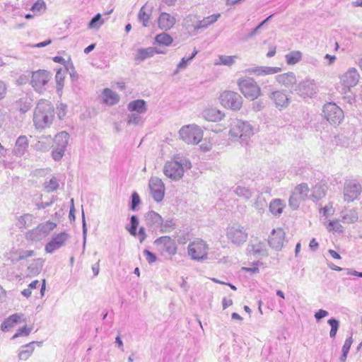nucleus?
Wrapping results in <instances>:
<instances>
[{"label":"nucleus","mask_w":362,"mask_h":362,"mask_svg":"<svg viewBox=\"0 0 362 362\" xmlns=\"http://www.w3.org/2000/svg\"><path fill=\"white\" fill-rule=\"evenodd\" d=\"M54 118V108L52 104L46 100H40L34 109L33 122L37 130L50 127Z\"/></svg>","instance_id":"f257e3e1"},{"label":"nucleus","mask_w":362,"mask_h":362,"mask_svg":"<svg viewBox=\"0 0 362 362\" xmlns=\"http://www.w3.org/2000/svg\"><path fill=\"white\" fill-rule=\"evenodd\" d=\"M192 168L190 161L185 157L176 156L165 163L164 175L173 181L180 180L186 170Z\"/></svg>","instance_id":"f03ea898"},{"label":"nucleus","mask_w":362,"mask_h":362,"mask_svg":"<svg viewBox=\"0 0 362 362\" xmlns=\"http://www.w3.org/2000/svg\"><path fill=\"white\" fill-rule=\"evenodd\" d=\"M229 134L234 141L240 140L243 144L253 135V129L248 122L233 119L230 122Z\"/></svg>","instance_id":"7ed1b4c3"},{"label":"nucleus","mask_w":362,"mask_h":362,"mask_svg":"<svg viewBox=\"0 0 362 362\" xmlns=\"http://www.w3.org/2000/svg\"><path fill=\"white\" fill-rule=\"evenodd\" d=\"M180 139L188 144H197L203 138V131L197 124L183 126L179 131Z\"/></svg>","instance_id":"20e7f679"},{"label":"nucleus","mask_w":362,"mask_h":362,"mask_svg":"<svg viewBox=\"0 0 362 362\" xmlns=\"http://www.w3.org/2000/svg\"><path fill=\"white\" fill-rule=\"evenodd\" d=\"M69 134L62 131L57 133L54 138L52 157L55 161H59L63 158L69 141Z\"/></svg>","instance_id":"39448f33"},{"label":"nucleus","mask_w":362,"mask_h":362,"mask_svg":"<svg viewBox=\"0 0 362 362\" xmlns=\"http://www.w3.org/2000/svg\"><path fill=\"white\" fill-rule=\"evenodd\" d=\"M209 250V245L204 240L197 238L188 245L187 253L192 259L201 261L207 258Z\"/></svg>","instance_id":"423d86ee"},{"label":"nucleus","mask_w":362,"mask_h":362,"mask_svg":"<svg viewBox=\"0 0 362 362\" xmlns=\"http://www.w3.org/2000/svg\"><path fill=\"white\" fill-rule=\"evenodd\" d=\"M248 233L243 226L235 223L228 228V242L235 247H240L247 240Z\"/></svg>","instance_id":"0eeeda50"},{"label":"nucleus","mask_w":362,"mask_h":362,"mask_svg":"<svg viewBox=\"0 0 362 362\" xmlns=\"http://www.w3.org/2000/svg\"><path fill=\"white\" fill-rule=\"evenodd\" d=\"M325 118L333 125H339L344 119V112L335 103H329L323 107Z\"/></svg>","instance_id":"6e6552de"},{"label":"nucleus","mask_w":362,"mask_h":362,"mask_svg":"<svg viewBox=\"0 0 362 362\" xmlns=\"http://www.w3.org/2000/svg\"><path fill=\"white\" fill-rule=\"evenodd\" d=\"M238 86L242 93L247 98L255 100L260 95V88L257 82L252 78H247L238 81Z\"/></svg>","instance_id":"1a4fd4ad"},{"label":"nucleus","mask_w":362,"mask_h":362,"mask_svg":"<svg viewBox=\"0 0 362 362\" xmlns=\"http://www.w3.org/2000/svg\"><path fill=\"white\" fill-rule=\"evenodd\" d=\"M70 238V234L65 231L55 234L45 245V251L49 254L54 253L55 251L64 246L69 240Z\"/></svg>","instance_id":"9d476101"},{"label":"nucleus","mask_w":362,"mask_h":362,"mask_svg":"<svg viewBox=\"0 0 362 362\" xmlns=\"http://www.w3.org/2000/svg\"><path fill=\"white\" fill-rule=\"evenodd\" d=\"M51 78L50 74L45 70H38L32 74L31 85L35 91L42 93Z\"/></svg>","instance_id":"9b49d317"},{"label":"nucleus","mask_w":362,"mask_h":362,"mask_svg":"<svg viewBox=\"0 0 362 362\" xmlns=\"http://www.w3.org/2000/svg\"><path fill=\"white\" fill-rule=\"evenodd\" d=\"M154 245L161 255H174L177 252L175 241L169 236H162L155 240Z\"/></svg>","instance_id":"f8f14e48"},{"label":"nucleus","mask_w":362,"mask_h":362,"mask_svg":"<svg viewBox=\"0 0 362 362\" xmlns=\"http://www.w3.org/2000/svg\"><path fill=\"white\" fill-rule=\"evenodd\" d=\"M361 185L355 180H347L344 187V198L350 202L356 199L361 192Z\"/></svg>","instance_id":"ddd939ff"},{"label":"nucleus","mask_w":362,"mask_h":362,"mask_svg":"<svg viewBox=\"0 0 362 362\" xmlns=\"http://www.w3.org/2000/svg\"><path fill=\"white\" fill-rule=\"evenodd\" d=\"M315 81L306 78L300 82L294 88V92L303 98H312L316 93Z\"/></svg>","instance_id":"4468645a"},{"label":"nucleus","mask_w":362,"mask_h":362,"mask_svg":"<svg viewBox=\"0 0 362 362\" xmlns=\"http://www.w3.org/2000/svg\"><path fill=\"white\" fill-rule=\"evenodd\" d=\"M148 187L153 199L156 202H161L165 195V185L161 179L157 177H151Z\"/></svg>","instance_id":"2eb2a0df"},{"label":"nucleus","mask_w":362,"mask_h":362,"mask_svg":"<svg viewBox=\"0 0 362 362\" xmlns=\"http://www.w3.org/2000/svg\"><path fill=\"white\" fill-rule=\"evenodd\" d=\"M360 78V74L356 68H349L340 76V83L344 86L343 89L349 90L351 88L357 85Z\"/></svg>","instance_id":"dca6fc26"},{"label":"nucleus","mask_w":362,"mask_h":362,"mask_svg":"<svg viewBox=\"0 0 362 362\" xmlns=\"http://www.w3.org/2000/svg\"><path fill=\"white\" fill-rule=\"evenodd\" d=\"M269 98L280 110L286 108L291 103V98L287 95L286 90H283L271 92Z\"/></svg>","instance_id":"f3484780"},{"label":"nucleus","mask_w":362,"mask_h":362,"mask_svg":"<svg viewBox=\"0 0 362 362\" xmlns=\"http://www.w3.org/2000/svg\"><path fill=\"white\" fill-rule=\"evenodd\" d=\"M285 233L281 228L273 229L269 237L268 243L272 248L279 250L283 247Z\"/></svg>","instance_id":"a211bd4d"},{"label":"nucleus","mask_w":362,"mask_h":362,"mask_svg":"<svg viewBox=\"0 0 362 362\" xmlns=\"http://www.w3.org/2000/svg\"><path fill=\"white\" fill-rule=\"evenodd\" d=\"M199 19L197 15L189 14L183 21V25L191 35H196L199 33Z\"/></svg>","instance_id":"6ab92c4d"},{"label":"nucleus","mask_w":362,"mask_h":362,"mask_svg":"<svg viewBox=\"0 0 362 362\" xmlns=\"http://www.w3.org/2000/svg\"><path fill=\"white\" fill-rule=\"evenodd\" d=\"M281 71L280 67H272V66H252L245 69V73L247 74H254L256 76H264L275 74Z\"/></svg>","instance_id":"aec40b11"},{"label":"nucleus","mask_w":362,"mask_h":362,"mask_svg":"<svg viewBox=\"0 0 362 362\" xmlns=\"http://www.w3.org/2000/svg\"><path fill=\"white\" fill-rule=\"evenodd\" d=\"M28 146L29 141L28 137L25 136H20L16 141L13 153L17 157H21L25 153Z\"/></svg>","instance_id":"412c9836"},{"label":"nucleus","mask_w":362,"mask_h":362,"mask_svg":"<svg viewBox=\"0 0 362 362\" xmlns=\"http://www.w3.org/2000/svg\"><path fill=\"white\" fill-rule=\"evenodd\" d=\"M35 344L41 346V341H32L25 345L21 346L18 349V357L19 360L26 361L33 353Z\"/></svg>","instance_id":"4be33fe9"},{"label":"nucleus","mask_w":362,"mask_h":362,"mask_svg":"<svg viewBox=\"0 0 362 362\" xmlns=\"http://www.w3.org/2000/svg\"><path fill=\"white\" fill-rule=\"evenodd\" d=\"M202 116L207 121L218 122L224 117L225 114L216 107H209L203 111Z\"/></svg>","instance_id":"5701e85b"},{"label":"nucleus","mask_w":362,"mask_h":362,"mask_svg":"<svg viewBox=\"0 0 362 362\" xmlns=\"http://www.w3.org/2000/svg\"><path fill=\"white\" fill-rule=\"evenodd\" d=\"M162 52L156 48L149 47L146 48H139L136 51L134 59L138 62H143L154 56L155 54H160Z\"/></svg>","instance_id":"b1692460"},{"label":"nucleus","mask_w":362,"mask_h":362,"mask_svg":"<svg viewBox=\"0 0 362 362\" xmlns=\"http://www.w3.org/2000/svg\"><path fill=\"white\" fill-rule=\"evenodd\" d=\"M275 78L279 84L287 88L293 86L296 83V75L293 72H287L276 75Z\"/></svg>","instance_id":"393cba45"},{"label":"nucleus","mask_w":362,"mask_h":362,"mask_svg":"<svg viewBox=\"0 0 362 362\" xmlns=\"http://www.w3.org/2000/svg\"><path fill=\"white\" fill-rule=\"evenodd\" d=\"M145 221L147 226L153 228H158L163 223V218L158 213L150 211L145 215Z\"/></svg>","instance_id":"a878e982"},{"label":"nucleus","mask_w":362,"mask_h":362,"mask_svg":"<svg viewBox=\"0 0 362 362\" xmlns=\"http://www.w3.org/2000/svg\"><path fill=\"white\" fill-rule=\"evenodd\" d=\"M247 250L249 255H254L257 257L267 255L265 244L261 241L255 243H250L247 245Z\"/></svg>","instance_id":"bb28decb"},{"label":"nucleus","mask_w":362,"mask_h":362,"mask_svg":"<svg viewBox=\"0 0 362 362\" xmlns=\"http://www.w3.org/2000/svg\"><path fill=\"white\" fill-rule=\"evenodd\" d=\"M175 23V18L167 13H161L158 18V26L161 30H168Z\"/></svg>","instance_id":"cd10ccee"},{"label":"nucleus","mask_w":362,"mask_h":362,"mask_svg":"<svg viewBox=\"0 0 362 362\" xmlns=\"http://www.w3.org/2000/svg\"><path fill=\"white\" fill-rule=\"evenodd\" d=\"M103 103L107 105H114L119 100V95L110 88H105L102 93Z\"/></svg>","instance_id":"c85d7f7f"},{"label":"nucleus","mask_w":362,"mask_h":362,"mask_svg":"<svg viewBox=\"0 0 362 362\" xmlns=\"http://www.w3.org/2000/svg\"><path fill=\"white\" fill-rule=\"evenodd\" d=\"M243 105V98L240 94L233 91H228V105L233 110H238Z\"/></svg>","instance_id":"c756f323"},{"label":"nucleus","mask_w":362,"mask_h":362,"mask_svg":"<svg viewBox=\"0 0 362 362\" xmlns=\"http://www.w3.org/2000/svg\"><path fill=\"white\" fill-rule=\"evenodd\" d=\"M45 259L42 258L34 259L28 266V276H35L38 275L43 267Z\"/></svg>","instance_id":"7c9ffc66"},{"label":"nucleus","mask_w":362,"mask_h":362,"mask_svg":"<svg viewBox=\"0 0 362 362\" xmlns=\"http://www.w3.org/2000/svg\"><path fill=\"white\" fill-rule=\"evenodd\" d=\"M23 315L19 313H15L10 315L6 320H4L1 324V329L3 332H8L11 327H13L16 323L21 322L23 319Z\"/></svg>","instance_id":"2f4dec72"},{"label":"nucleus","mask_w":362,"mask_h":362,"mask_svg":"<svg viewBox=\"0 0 362 362\" xmlns=\"http://www.w3.org/2000/svg\"><path fill=\"white\" fill-rule=\"evenodd\" d=\"M127 109L130 112L145 114L147 111L146 103L144 100L138 99L129 103Z\"/></svg>","instance_id":"473e14b6"},{"label":"nucleus","mask_w":362,"mask_h":362,"mask_svg":"<svg viewBox=\"0 0 362 362\" xmlns=\"http://www.w3.org/2000/svg\"><path fill=\"white\" fill-rule=\"evenodd\" d=\"M328 187L325 182H320L313 188L311 197L314 201H319L326 194Z\"/></svg>","instance_id":"72a5a7b5"},{"label":"nucleus","mask_w":362,"mask_h":362,"mask_svg":"<svg viewBox=\"0 0 362 362\" xmlns=\"http://www.w3.org/2000/svg\"><path fill=\"white\" fill-rule=\"evenodd\" d=\"M35 217L33 214H25L18 217L16 225L20 229L25 228L32 226Z\"/></svg>","instance_id":"f704fd0d"},{"label":"nucleus","mask_w":362,"mask_h":362,"mask_svg":"<svg viewBox=\"0 0 362 362\" xmlns=\"http://www.w3.org/2000/svg\"><path fill=\"white\" fill-rule=\"evenodd\" d=\"M284 207L285 204L284 201L281 199H272L269 206L270 212L275 216H280Z\"/></svg>","instance_id":"c9c22d12"},{"label":"nucleus","mask_w":362,"mask_h":362,"mask_svg":"<svg viewBox=\"0 0 362 362\" xmlns=\"http://www.w3.org/2000/svg\"><path fill=\"white\" fill-rule=\"evenodd\" d=\"M220 17L221 14L217 13L199 20L198 24L199 25V30L206 29L209 26L216 22Z\"/></svg>","instance_id":"e433bc0d"},{"label":"nucleus","mask_w":362,"mask_h":362,"mask_svg":"<svg viewBox=\"0 0 362 362\" xmlns=\"http://www.w3.org/2000/svg\"><path fill=\"white\" fill-rule=\"evenodd\" d=\"M151 11L147 8L146 6H143L138 15L139 21H141L144 27L149 26V20L151 18Z\"/></svg>","instance_id":"4c0bfd02"},{"label":"nucleus","mask_w":362,"mask_h":362,"mask_svg":"<svg viewBox=\"0 0 362 362\" xmlns=\"http://www.w3.org/2000/svg\"><path fill=\"white\" fill-rule=\"evenodd\" d=\"M32 105V99L28 96L20 98L16 102L17 108L23 113L28 112Z\"/></svg>","instance_id":"58836bf2"},{"label":"nucleus","mask_w":362,"mask_h":362,"mask_svg":"<svg viewBox=\"0 0 362 362\" xmlns=\"http://www.w3.org/2000/svg\"><path fill=\"white\" fill-rule=\"evenodd\" d=\"M37 227L42 234H43L44 238H45L57 227V224L49 221L39 224Z\"/></svg>","instance_id":"ea45409f"},{"label":"nucleus","mask_w":362,"mask_h":362,"mask_svg":"<svg viewBox=\"0 0 362 362\" xmlns=\"http://www.w3.org/2000/svg\"><path fill=\"white\" fill-rule=\"evenodd\" d=\"M155 41L160 45L169 46L173 42V40L169 34L163 33L156 36Z\"/></svg>","instance_id":"a19ab883"},{"label":"nucleus","mask_w":362,"mask_h":362,"mask_svg":"<svg viewBox=\"0 0 362 362\" xmlns=\"http://www.w3.org/2000/svg\"><path fill=\"white\" fill-rule=\"evenodd\" d=\"M286 63L289 65H293L301 60L302 53L300 51H292L286 54Z\"/></svg>","instance_id":"79ce46f5"},{"label":"nucleus","mask_w":362,"mask_h":362,"mask_svg":"<svg viewBox=\"0 0 362 362\" xmlns=\"http://www.w3.org/2000/svg\"><path fill=\"white\" fill-rule=\"evenodd\" d=\"M25 238L28 240L30 241H40L44 238L43 234L39 230L38 228L36 227L25 234Z\"/></svg>","instance_id":"37998d69"},{"label":"nucleus","mask_w":362,"mask_h":362,"mask_svg":"<svg viewBox=\"0 0 362 362\" xmlns=\"http://www.w3.org/2000/svg\"><path fill=\"white\" fill-rule=\"evenodd\" d=\"M309 187L308 184L306 183H301L300 185H298L293 191V192H294L295 194L298 195L303 200L307 197Z\"/></svg>","instance_id":"c03bdc74"},{"label":"nucleus","mask_w":362,"mask_h":362,"mask_svg":"<svg viewBox=\"0 0 362 362\" xmlns=\"http://www.w3.org/2000/svg\"><path fill=\"white\" fill-rule=\"evenodd\" d=\"M197 54V51L194 50L191 56H189L188 58L183 57L180 63L177 64L176 69L174 71L173 74L176 75L181 70L185 69L188 63L196 56Z\"/></svg>","instance_id":"a18cd8bd"},{"label":"nucleus","mask_w":362,"mask_h":362,"mask_svg":"<svg viewBox=\"0 0 362 362\" xmlns=\"http://www.w3.org/2000/svg\"><path fill=\"white\" fill-rule=\"evenodd\" d=\"M44 187L47 192L55 191L59 187L57 179L55 177H51L45 182Z\"/></svg>","instance_id":"49530a36"},{"label":"nucleus","mask_w":362,"mask_h":362,"mask_svg":"<svg viewBox=\"0 0 362 362\" xmlns=\"http://www.w3.org/2000/svg\"><path fill=\"white\" fill-rule=\"evenodd\" d=\"M103 23L101 15L98 13L89 22L88 27L89 29H98Z\"/></svg>","instance_id":"de8ad7c7"},{"label":"nucleus","mask_w":362,"mask_h":362,"mask_svg":"<svg viewBox=\"0 0 362 362\" xmlns=\"http://www.w3.org/2000/svg\"><path fill=\"white\" fill-rule=\"evenodd\" d=\"M358 220V214L356 211L349 210L346 212L342 216V221L344 223H351Z\"/></svg>","instance_id":"09e8293b"},{"label":"nucleus","mask_w":362,"mask_h":362,"mask_svg":"<svg viewBox=\"0 0 362 362\" xmlns=\"http://www.w3.org/2000/svg\"><path fill=\"white\" fill-rule=\"evenodd\" d=\"M127 117V122L129 124L138 125L143 123V118L141 113L132 112Z\"/></svg>","instance_id":"8fccbe9b"},{"label":"nucleus","mask_w":362,"mask_h":362,"mask_svg":"<svg viewBox=\"0 0 362 362\" xmlns=\"http://www.w3.org/2000/svg\"><path fill=\"white\" fill-rule=\"evenodd\" d=\"M46 9V4L43 0H37L30 8L34 15L40 14Z\"/></svg>","instance_id":"3c124183"},{"label":"nucleus","mask_w":362,"mask_h":362,"mask_svg":"<svg viewBox=\"0 0 362 362\" xmlns=\"http://www.w3.org/2000/svg\"><path fill=\"white\" fill-rule=\"evenodd\" d=\"M235 193L240 197L248 199L252 197V192L246 187L238 186L234 190Z\"/></svg>","instance_id":"603ef678"},{"label":"nucleus","mask_w":362,"mask_h":362,"mask_svg":"<svg viewBox=\"0 0 362 362\" xmlns=\"http://www.w3.org/2000/svg\"><path fill=\"white\" fill-rule=\"evenodd\" d=\"M327 323L331 327L329 336L331 338H334L339 327V321L335 318H330L328 320Z\"/></svg>","instance_id":"864d4df0"},{"label":"nucleus","mask_w":362,"mask_h":362,"mask_svg":"<svg viewBox=\"0 0 362 362\" xmlns=\"http://www.w3.org/2000/svg\"><path fill=\"white\" fill-rule=\"evenodd\" d=\"M303 200V199L292 192L288 199V205L292 209L296 210L299 207L300 203Z\"/></svg>","instance_id":"5fc2aeb1"},{"label":"nucleus","mask_w":362,"mask_h":362,"mask_svg":"<svg viewBox=\"0 0 362 362\" xmlns=\"http://www.w3.org/2000/svg\"><path fill=\"white\" fill-rule=\"evenodd\" d=\"M130 223H131V226L129 228H127V230H129V232L131 235L136 236V229H137V227L139 225L138 218L134 215L132 216V217L130 218Z\"/></svg>","instance_id":"6e6d98bb"},{"label":"nucleus","mask_w":362,"mask_h":362,"mask_svg":"<svg viewBox=\"0 0 362 362\" xmlns=\"http://www.w3.org/2000/svg\"><path fill=\"white\" fill-rule=\"evenodd\" d=\"M327 229L329 231L343 232V226L338 222V221H330L327 226Z\"/></svg>","instance_id":"4d7b16f0"},{"label":"nucleus","mask_w":362,"mask_h":362,"mask_svg":"<svg viewBox=\"0 0 362 362\" xmlns=\"http://www.w3.org/2000/svg\"><path fill=\"white\" fill-rule=\"evenodd\" d=\"M175 225V224L172 219L166 220L165 221H163L162 225L160 226V231L162 233H167L170 229L173 228Z\"/></svg>","instance_id":"13d9d810"},{"label":"nucleus","mask_w":362,"mask_h":362,"mask_svg":"<svg viewBox=\"0 0 362 362\" xmlns=\"http://www.w3.org/2000/svg\"><path fill=\"white\" fill-rule=\"evenodd\" d=\"M19 255L20 250H12L7 254V259L11 260V262L16 263L21 260V259H20Z\"/></svg>","instance_id":"bf43d9fd"},{"label":"nucleus","mask_w":362,"mask_h":362,"mask_svg":"<svg viewBox=\"0 0 362 362\" xmlns=\"http://www.w3.org/2000/svg\"><path fill=\"white\" fill-rule=\"evenodd\" d=\"M35 254V251L33 250H20L19 257L21 260H23L34 257Z\"/></svg>","instance_id":"052dcab7"},{"label":"nucleus","mask_w":362,"mask_h":362,"mask_svg":"<svg viewBox=\"0 0 362 362\" xmlns=\"http://www.w3.org/2000/svg\"><path fill=\"white\" fill-rule=\"evenodd\" d=\"M266 206H267V202H266L265 199L262 197H258L255 203V208L257 210H259V211H264Z\"/></svg>","instance_id":"680f3d73"},{"label":"nucleus","mask_w":362,"mask_h":362,"mask_svg":"<svg viewBox=\"0 0 362 362\" xmlns=\"http://www.w3.org/2000/svg\"><path fill=\"white\" fill-rule=\"evenodd\" d=\"M57 81V92H62L64 86V77L60 71H57L55 76Z\"/></svg>","instance_id":"e2e57ef3"},{"label":"nucleus","mask_w":362,"mask_h":362,"mask_svg":"<svg viewBox=\"0 0 362 362\" xmlns=\"http://www.w3.org/2000/svg\"><path fill=\"white\" fill-rule=\"evenodd\" d=\"M32 328L23 327L18 329L17 332L13 336V339H16L21 336H28L31 332Z\"/></svg>","instance_id":"0e129e2a"},{"label":"nucleus","mask_w":362,"mask_h":362,"mask_svg":"<svg viewBox=\"0 0 362 362\" xmlns=\"http://www.w3.org/2000/svg\"><path fill=\"white\" fill-rule=\"evenodd\" d=\"M140 204V197L136 192H133L132 194V202H131V209L132 211L136 210V206Z\"/></svg>","instance_id":"69168bd1"},{"label":"nucleus","mask_w":362,"mask_h":362,"mask_svg":"<svg viewBox=\"0 0 362 362\" xmlns=\"http://www.w3.org/2000/svg\"><path fill=\"white\" fill-rule=\"evenodd\" d=\"M262 264L263 263L262 262L257 261L253 263V265L252 267H243V269L247 272H250L252 274H257L259 271L258 266L262 265Z\"/></svg>","instance_id":"338daca9"},{"label":"nucleus","mask_w":362,"mask_h":362,"mask_svg":"<svg viewBox=\"0 0 362 362\" xmlns=\"http://www.w3.org/2000/svg\"><path fill=\"white\" fill-rule=\"evenodd\" d=\"M144 255L146 257V261L149 264H152L156 261V256L148 250H144Z\"/></svg>","instance_id":"774afa93"}]
</instances>
